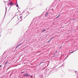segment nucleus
Listing matches in <instances>:
<instances>
[{
  "mask_svg": "<svg viewBox=\"0 0 78 78\" xmlns=\"http://www.w3.org/2000/svg\"><path fill=\"white\" fill-rule=\"evenodd\" d=\"M37 17H35L33 19V21H31V25H33V23H33V21H34V20H36V19H37Z\"/></svg>",
  "mask_w": 78,
  "mask_h": 78,
  "instance_id": "obj_1",
  "label": "nucleus"
},
{
  "mask_svg": "<svg viewBox=\"0 0 78 78\" xmlns=\"http://www.w3.org/2000/svg\"><path fill=\"white\" fill-rule=\"evenodd\" d=\"M23 76L24 77L25 76H30V75H29V74H27V73H26L24 74L23 75Z\"/></svg>",
  "mask_w": 78,
  "mask_h": 78,
  "instance_id": "obj_2",
  "label": "nucleus"
},
{
  "mask_svg": "<svg viewBox=\"0 0 78 78\" xmlns=\"http://www.w3.org/2000/svg\"><path fill=\"white\" fill-rule=\"evenodd\" d=\"M14 5V3H13L12 2H10V5L11 6H12L13 5Z\"/></svg>",
  "mask_w": 78,
  "mask_h": 78,
  "instance_id": "obj_3",
  "label": "nucleus"
},
{
  "mask_svg": "<svg viewBox=\"0 0 78 78\" xmlns=\"http://www.w3.org/2000/svg\"><path fill=\"white\" fill-rule=\"evenodd\" d=\"M5 15L4 16V17H5V16H6V12L7 11V8H6V6H5Z\"/></svg>",
  "mask_w": 78,
  "mask_h": 78,
  "instance_id": "obj_4",
  "label": "nucleus"
},
{
  "mask_svg": "<svg viewBox=\"0 0 78 78\" xmlns=\"http://www.w3.org/2000/svg\"><path fill=\"white\" fill-rule=\"evenodd\" d=\"M22 16H20V19L21 20H20V22H19L18 23H17V24H18L19 23V22H21V21H22V19H21L22 18Z\"/></svg>",
  "mask_w": 78,
  "mask_h": 78,
  "instance_id": "obj_5",
  "label": "nucleus"
},
{
  "mask_svg": "<svg viewBox=\"0 0 78 78\" xmlns=\"http://www.w3.org/2000/svg\"><path fill=\"white\" fill-rule=\"evenodd\" d=\"M44 60H42V61H41V63H40V64L39 65V66H40V65H41V64H42V63H43V62H44Z\"/></svg>",
  "mask_w": 78,
  "mask_h": 78,
  "instance_id": "obj_6",
  "label": "nucleus"
},
{
  "mask_svg": "<svg viewBox=\"0 0 78 78\" xmlns=\"http://www.w3.org/2000/svg\"><path fill=\"white\" fill-rule=\"evenodd\" d=\"M48 14V12H47L45 15V17H46L47 16V15Z\"/></svg>",
  "mask_w": 78,
  "mask_h": 78,
  "instance_id": "obj_7",
  "label": "nucleus"
},
{
  "mask_svg": "<svg viewBox=\"0 0 78 78\" xmlns=\"http://www.w3.org/2000/svg\"><path fill=\"white\" fill-rule=\"evenodd\" d=\"M8 60L7 61V62H5V64H4V66H6V64H8Z\"/></svg>",
  "mask_w": 78,
  "mask_h": 78,
  "instance_id": "obj_8",
  "label": "nucleus"
},
{
  "mask_svg": "<svg viewBox=\"0 0 78 78\" xmlns=\"http://www.w3.org/2000/svg\"><path fill=\"white\" fill-rule=\"evenodd\" d=\"M75 51H73V52H71L70 53V54H69V55H70V54H71V53H74V52H75Z\"/></svg>",
  "mask_w": 78,
  "mask_h": 78,
  "instance_id": "obj_9",
  "label": "nucleus"
},
{
  "mask_svg": "<svg viewBox=\"0 0 78 78\" xmlns=\"http://www.w3.org/2000/svg\"><path fill=\"white\" fill-rule=\"evenodd\" d=\"M46 29H44V30H42V32H44V31H45Z\"/></svg>",
  "mask_w": 78,
  "mask_h": 78,
  "instance_id": "obj_10",
  "label": "nucleus"
},
{
  "mask_svg": "<svg viewBox=\"0 0 78 78\" xmlns=\"http://www.w3.org/2000/svg\"><path fill=\"white\" fill-rule=\"evenodd\" d=\"M51 41V39H50L48 41V43L50 42Z\"/></svg>",
  "mask_w": 78,
  "mask_h": 78,
  "instance_id": "obj_11",
  "label": "nucleus"
},
{
  "mask_svg": "<svg viewBox=\"0 0 78 78\" xmlns=\"http://www.w3.org/2000/svg\"><path fill=\"white\" fill-rule=\"evenodd\" d=\"M16 7H18V8H19V5H18V4H17V5H16Z\"/></svg>",
  "mask_w": 78,
  "mask_h": 78,
  "instance_id": "obj_12",
  "label": "nucleus"
},
{
  "mask_svg": "<svg viewBox=\"0 0 78 78\" xmlns=\"http://www.w3.org/2000/svg\"><path fill=\"white\" fill-rule=\"evenodd\" d=\"M8 6H9V5H10V3H8Z\"/></svg>",
  "mask_w": 78,
  "mask_h": 78,
  "instance_id": "obj_13",
  "label": "nucleus"
},
{
  "mask_svg": "<svg viewBox=\"0 0 78 78\" xmlns=\"http://www.w3.org/2000/svg\"><path fill=\"white\" fill-rule=\"evenodd\" d=\"M54 37H52V38H51L50 39L51 40V39H53V38H54Z\"/></svg>",
  "mask_w": 78,
  "mask_h": 78,
  "instance_id": "obj_14",
  "label": "nucleus"
},
{
  "mask_svg": "<svg viewBox=\"0 0 78 78\" xmlns=\"http://www.w3.org/2000/svg\"><path fill=\"white\" fill-rule=\"evenodd\" d=\"M25 73V71H23V72H21V74H22V73Z\"/></svg>",
  "mask_w": 78,
  "mask_h": 78,
  "instance_id": "obj_15",
  "label": "nucleus"
},
{
  "mask_svg": "<svg viewBox=\"0 0 78 78\" xmlns=\"http://www.w3.org/2000/svg\"><path fill=\"white\" fill-rule=\"evenodd\" d=\"M35 9V7H33V8H32L31 9Z\"/></svg>",
  "mask_w": 78,
  "mask_h": 78,
  "instance_id": "obj_16",
  "label": "nucleus"
},
{
  "mask_svg": "<svg viewBox=\"0 0 78 78\" xmlns=\"http://www.w3.org/2000/svg\"><path fill=\"white\" fill-rule=\"evenodd\" d=\"M30 76V77H33V75H32L31 76V75H29Z\"/></svg>",
  "mask_w": 78,
  "mask_h": 78,
  "instance_id": "obj_17",
  "label": "nucleus"
},
{
  "mask_svg": "<svg viewBox=\"0 0 78 78\" xmlns=\"http://www.w3.org/2000/svg\"><path fill=\"white\" fill-rule=\"evenodd\" d=\"M78 50V49H77V50H76L74 51H77V50Z\"/></svg>",
  "mask_w": 78,
  "mask_h": 78,
  "instance_id": "obj_18",
  "label": "nucleus"
},
{
  "mask_svg": "<svg viewBox=\"0 0 78 78\" xmlns=\"http://www.w3.org/2000/svg\"><path fill=\"white\" fill-rule=\"evenodd\" d=\"M58 16V17H59V16H60V14H59Z\"/></svg>",
  "mask_w": 78,
  "mask_h": 78,
  "instance_id": "obj_19",
  "label": "nucleus"
},
{
  "mask_svg": "<svg viewBox=\"0 0 78 78\" xmlns=\"http://www.w3.org/2000/svg\"><path fill=\"white\" fill-rule=\"evenodd\" d=\"M58 51H56L55 52V53H57V52Z\"/></svg>",
  "mask_w": 78,
  "mask_h": 78,
  "instance_id": "obj_20",
  "label": "nucleus"
},
{
  "mask_svg": "<svg viewBox=\"0 0 78 78\" xmlns=\"http://www.w3.org/2000/svg\"><path fill=\"white\" fill-rule=\"evenodd\" d=\"M58 17H59V16H57L56 18V19H57V18H58Z\"/></svg>",
  "mask_w": 78,
  "mask_h": 78,
  "instance_id": "obj_21",
  "label": "nucleus"
},
{
  "mask_svg": "<svg viewBox=\"0 0 78 78\" xmlns=\"http://www.w3.org/2000/svg\"><path fill=\"white\" fill-rule=\"evenodd\" d=\"M75 71V72L76 73L77 72L76 71Z\"/></svg>",
  "mask_w": 78,
  "mask_h": 78,
  "instance_id": "obj_22",
  "label": "nucleus"
},
{
  "mask_svg": "<svg viewBox=\"0 0 78 78\" xmlns=\"http://www.w3.org/2000/svg\"><path fill=\"white\" fill-rule=\"evenodd\" d=\"M69 56V55H67V57H66V58H67V57H68Z\"/></svg>",
  "mask_w": 78,
  "mask_h": 78,
  "instance_id": "obj_23",
  "label": "nucleus"
},
{
  "mask_svg": "<svg viewBox=\"0 0 78 78\" xmlns=\"http://www.w3.org/2000/svg\"><path fill=\"white\" fill-rule=\"evenodd\" d=\"M64 66V64H62V66Z\"/></svg>",
  "mask_w": 78,
  "mask_h": 78,
  "instance_id": "obj_24",
  "label": "nucleus"
},
{
  "mask_svg": "<svg viewBox=\"0 0 78 78\" xmlns=\"http://www.w3.org/2000/svg\"><path fill=\"white\" fill-rule=\"evenodd\" d=\"M16 3L17 4V1H16Z\"/></svg>",
  "mask_w": 78,
  "mask_h": 78,
  "instance_id": "obj_25",
  "label": "nucleus"
},
{
  "mask_svg": "<svg viewBox=\"0 0 78 78\" xmlns=\"http://www.w3.org/2000/svg\"><path fill=\"white\" fill-rule=\"evenodd\" d=\"M14 17H15V16H14L13 17V18L11 19V20H12V19H13V18H14Z\"/></svg>",
  "mask_w": 78,
  "mask_h": 78,
  "instance_id": "obj_26",
  "label": "nucleus"
},
{
  "mask_svg": "<svg viewBox=\"0 0 78 78\" xmlns=\"http://www.w3.org/2000/svg\"><path fill=\"white\" fill-rule=\"evenodd\" d=\"M21 44V43H20V44H19V46Z\"/></svg>",
  "mask_w": 78,
  "mask_h": 78,
  "instance_id": "obj_27",
  "label": "nucleus"
},
{
  "mask_svg": "<svg viewBox=\"0 0 78 78\" xmlns=\"http://www.w3.org/2000/svg\"><path fill=\"white\" fill-rule=\"evenodd\" d=\"M19 45H18V46H17L16 47H19Z\"/></svg>",
  "mask_w": 78,
  "mask_h": 78,
  "instance_id": "obj_28",
  "label": "nucleus"
},
{
  "mask_svg": "<svg viewBox=\"0 0 78 78\" xmlns=\"http://www.w3.org/2000/svg\"><path fill=\"white\" fill-rule=\"evenodd\" d=\"M2 65L0 66V67H2Z\"/></svg>",
  "mask_w": 78,
  "mask_h": 78,
  "instance_id": "obj_29",
  "label": "nucleus"
},
{
  "mask_svg": "<svg viewBox=\"0 0 78 78\" xmlns=\"http://www.w3.org/2000/svg\"><path fill=\"white\" fill-rule=\"evenodd\" d=\"M11 6L10 7V8L9 9V10L10 9V8H11Z\"/></svg>",
  "mask_w": 78,
  "mask_h": 78,
  "instance_id": "obj_30",
  "label": "nucleus"
},
{
  "mask_svg": "<svg viewBox=\"0 0 78 78\" xmlns=\"http://www.w3.org/2000/svg\"><path fill=\"white\" fill-rule=\"evenodd\" d=\"M62 47V46H60V47L59 48H61Z\"/></svg>",
  "mask_w": 78,
  "mask_h": 78,
  "instance_id": "obj_31",
  "label": "nucleus"
},
{
  "mask_svg": "<svg viewBox=\"0 0 78 78\" xmlns=\"http://www.w3.org/2000/svg\"><path fill=\"white\" fill-rule=\"evenodd\" d=\"M9 1H11V0H9Z\"/></svg>",
  "mask_w": 78,
  "mask_h": 78,
  "instance_id": "obj_32",
  "label": "nucleus"
},
{
  "mask_svg": "<svg viewBox=\"0 0 78 78\" xmlns=\"http://www.w3.org/2000/svg\"><path fill=\"white\" fill-rule=\"evenodd\" d=\"M17 10H19V9H18V8L17 9Z\"/></svg>",
  "mask_w": 78,
  "mask_h": 78,
  "instance_id": "obj_33",
  "label": "nucleus"
},
{
  "mask_svg": "<svg viewBox=\"0 0 78 78\" xmlns=\"http://www.w3.org/2000/svg\"><path fill=\"white\" fill-rule=\"evenodd\" d=\"M16 3L15 4V5H16Z\"/></svg>",
  "mask_w": 78,
  "mask_h": 78,
  "instance_id": "obj_34",
  "label": "nucleus"
},
{
  "mask_svg": "<svg viewBox=\"0 0 78 78\" xmlns=\"http://www.w3.org/2000/svg\"><path fill=\"white\" fill-rule=\"evenodd\" d=\"M16 3L15 4V5H16Z\"/></svg>",
  "mask_w": 78,
  "mask_h": 78,
  "instance_id": "obj_35",
  "label": "nucleus"
},
{
  "mask_svg": "<svg viewBox=\"0 0 78 78\" xmlns=\"http://www.w3.org/2000/svg\"><path fill=\"white\" fill-rule=\"evenodd\" d=\"M43 27V26H41V27Z\"/></svg>",
  "mask_w": 78,
  "mask_h": 78,
  "instance_id": "obj_36",
  "label": "nucleus"
},
{
  "mask_svg": "<svg viewBox=\"0 0 78 78\" xmlns=\"http://www.w3.org/2000/svg\"><path fill=\"white\" fill-rule=\"evenodd\" d=\"M18 19H19V18H18Z\"/></svg>",
  "mask_w": 78,
  "mask_h": 78,
  "instance_id": "obj_37",
  "label": "nucleus"
},
{
  "mask_svg": "<svg viewBox=\"0 0 78 78\" xmlns=\"http://www.w3.org/2000/svg\"><path fill=\"white\" fill-rule=\"evenodd\" d=\"M0 36H1V35H0Z\"/></svg>",
  "mask_w": 78,
  "mask_h": 78,
  "instance_id": "obj_38",
  "label": "nucleus"
},
{
  "mask_svg": "<svg viewBox=\"0 0 78 78\" xmlns=\"http://www.w3.org/2000/svg\"><path fill=\"white\" fill-rule=\"evenodd\" d=\"M20 15H22V14H20Z\"/></svg>",
  "mask_w": 78,
  "mask_h": 78,
  "instance_id": "obj_39",
  "label": "nucleus"
},
{
  "mask_svg": "<svg viewBox=\"0 0 78 78\" xmlns=\"http://www.w3.org/2000/svg\"><path fill=\"white\" fill-rule=\"evenodd\" d=\"M60 0H59V1H60Z\"/></svg>",
  "mask_w": 78,
  "mask_h": 78,
  "instance_id": "obj_40",
  "label": "nucleus"
},
{
  "mask_svg": "<svg viewBox=\"0 0 78 78\" xmlns=\"http://www.w3.org/2000/svg\"><path fill=\"white\" fill-rule=\"evenodd\" d=\"M18 20H19V19Z\"/></svg>",
  "mask_w": 78,
  "mask_h": 78,
  "instance_id": "obj_41",
  "label": "nucleus"
},
{
  "mask_svg": "<svg viewBox=\"0 0 78 78\" xmlns=\"http://www.w3.org/2000/svg\"><path fill=\"white\" fill-rule=\"evenodd\" d=\"M60 67H61V66H60Z\"/></svg>",
  "mask_w": 78,
  "mask_h": 78,
  "instance_id": "obj_42",
  "label": "nucleus"
},
{
  "mask_svg": "<svg viewBox=\"0 0 78 78\" xmlns=\"http://www.w3.org/2000/svg\"><path fill=\"white\" fill-rule=\"evenodd\" d=\"M28 13L29 12H27Z\"/></svg>",
  "mask_w": 78,
  "mask_h": 78,
  "instance_id": "obj_43",
  "label": "nucleus"
},
{
  "mask_svg": "<svg viewBox=\"0 0 78 78\" xmlns=\"http://www.w3.org/2000/svg\"><path fill=\"white\" fill-rule=\"evenodd\" d=\"M28 16V15H27V16Z\"/></svg>",
  "mask_w": 78,
  "mask_h": 78,
  "instance_id": "obj_44",
  "label": "nucleus"
},
{
  "mask_svg": "<svg viewBox=\"0 0 78 78\" xmlns=\"http://www.w3.org/2000/svg\"><path fill=\"white\" fill-rule=\"evenodd\" d=\"M28 16V15H27V16Z\"/></svg>",
  "mask_w": 78,
  "mask_h": 78,
  "instance_id": "obj_45",
  "label": "nucleus"
},
{
  "mask_svg": "<svg viewBox=\"0 0 78 78\" xmlns=\"http://www.w3.org/2000/svg\"><path fill=\"white\" fill-rule=\"evenodd\" d=\"M53 57H54V56H53Z\"/></svg>",
  "mask_w": 78,
  "mask_h": 78,
  "instance_id": "obj_46",
  "label": "nucleus"
},
{
  "mask_svg": "<svg viewBox=\"0 0 78 78\" xmlns=\"http://www.w3.org/2000/svg\"><path fill=\"white\" fill-rule=\"evenodd\" d=\"M28 14H28L27 15H28Z\"/></svg>",
  "mask_w": 78,
  "mask_h": 78,
  "instance_id": "obj_47",
  "label": "nucleus"
}]
</instances>
